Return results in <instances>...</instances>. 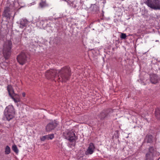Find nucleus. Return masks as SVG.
I'll use <instances>...</instances> for the list:
<instances>
[{"label":"nucleus","instance_id":"obj_2","mask_svg":"<svg viewBox=\"0 0 160 160\" xmlns=\"http://www.w3.org/2000/svg\"><path fill=\"white\" fill-rule=\"evenodd\" d=\"M12 43L11 40H8L5 42L3 46V54L6 60L8 59L10 56Z\"/></svg>","mask_w":160,"mask_h":160},{"label":"nucleus","instance_id":"obj_13","mask_svg":"<svg viewBox=\"0 0 160 160\" xmlns=\"http://www.w3.org/2000/svg\"><path fill=\"white\" fill-rule=\"evenodd\" d=\"M152 135H147L144 139V142L151 143L152 142Z\"/></svg>","mask_w":160,"mask_h":160},{"label":"nucleus","instance_id":"obj_23","mask_svg":"<svg viewBox=\"0 0 160 160\" xmlns=\"http://www.w3.org/2000/svg\"><path fill=\"white\" fill-rule=\"evenodd\" d=\"M40 139L42 141H44L45 140H48V135L43 136L40 138Z\"/></svg>","mask_w":160,"mask_h":160},{"label":"nucleus","instance_id":"obj_24","mask_svg":"<svg viewBox=\"0 0 160 160\" xmlns=\"http://www.w3.org/2000/svg\"><path fill=\"white\" fill-rule=\"evenodd\" d=\"M48 140L52 139L54 137V135L53 134H49L48 135Z\"/></svg>","mask_w":160,"mask_h":160},{"label":"nucleus","instance_id":"obj_9","mask_svg":"<svg viewBox=\"0 0 160 160\" xmlns=\"http://www.w3.org/2000/svg\"><path fill=\"white\" fill-rule=\"evenodd\" d=\"M95 149V147L93 143H91L87 151L85 152L86 155H88L92 154L94 152Z\"/></svg>","mask_w":160,"mask_h":160},{"label":"nucleus","instance_id":"obj_20","mask_svg":"<svg viewBox=\"0 0 160 160\" xmlns=\"http://www.w3.org/2000/svg\"><path fill=\"white\" fill-rule=\"evenodd\" d=\"M20 39L18 37H16L14 38L13 41V43L15 44H19L20 42Z\"/></svg>","mask_w":160,"mask_h":160},{"label":"nucleus","instance_id":"obj_5","mask_svg":"<svg viewBox=\"0 0 160 160\" xmlns=\"http://www.w3.org/2000/svg\"><path fill=\"white\" fill-rule=\"evenodd\" d=\"M146 3L150 8H155V5H158L160 6V0H147Z\"/></svg>","mask_w":160,"mask_h":160},{"label":"nucleus","instance_id":"obj_21","mask_svg":"<svg viewBox=\"0 0 160 160\" xmlns=\"http://www.w3.org/2000/svg\"><path fill=\"white\" fill-rule=\"evenodd\" d=\"M20 24L21 25L20 27L22 28L24 27L25 26L26 23L24 20H23L21 21Z\"/></svg>","mask_w":160,"mask_h":160},{"label":"nucleus","instance_id":"obj_14","mask_svg":"<svg viewBox=\"0 0 160 160\" xmlns=\"http://www.w3.org/2000/svg\"><path fill=\"white\" fill-rule=\"evenodd\" d=\"M7 89L8 92L9 96L14 93L13 89L11 85H8L7 86Z\"/></svg>","mask_w":160,"mask_h":160},{"label":"nucleus","instance_id":"obj_8","mask_svg":"<svg viewBox=\"0 0 160 160\" xmlns=\"http://www.w3.org/2000/svg\"><path fill=\"white\" fill-rule=\"evenodd\" d=\"M65 138L70 142H72L75 140V134L72 132H68L64 135Z\"/></svg>","mask_w":160,"mask_h":160},{"label":"nucleus","instance_id":"obj_25","mask_svg":"<svg viewBox=\"0 0 160 160\" xmlns=\"http://www.w3.org/2000/svg\"><path fill=\"white\" fill-rule=\"evenodd\" d=\"M126 34L124 33H121V36H120L121 38L122 39H125L126 38Z\"/></svg>","mask_w":160,"mask_h":160},{"label":"nucleus","instance_id":"obj_6","mask_svg":"<svg viewBox=\"0 0 160 160\" xmlns=\"http://www.w3.org/2000/svg\"><path fill=\"white\" fill-rule=\"evenodd\" d=\"M111 111L110 109L103 110L98 115V118L102 120H104L108 117Z\"/></svg>","mask_w":160,"mask_h":160},{"label":"nucleus","instance_id":"obj_22","mask_svg":"<svg viewBox=\"0 0 160 160\" xmlns=\"http://www.w3.org/2000/svg\"><path fill=\"white\" fill-rule=\"evenodd\" d=\"M154 152V149L152 147H150L149 149L148 152L153 154Z\"/></svg>","mask_w":160,"mask_h":160},{"label":"nucleus","instance_id":"obj_4","mask_svg":"<svg viewBox=\"0 0 160 160\" xmlns=\"http://www.w3.org/2000/svg\"><path fill=\"white\" fill-rule=\"evenodd\" d=\"M18 62L21 65H23L27 61V57L24 52L20 54L17 57Z\"/></svg>","mask_w":160,"mask_h":160},{"label":"nucleus","instance_id":"obj_17","mask_svg":"<svg viewBox=\"0 0 160 160\" xmlns=\"http://www.w3.org/2000/svg\"><path fill=\"white\" fill-rule=\"evenodd\" d=\"M155 115L158 119H160V109L157 108L155 111Z\"/></svg>","mask_w":160,"mask_h":160},{"label":"nucleus","instance_id":"obj_18","mask_svg":"<svg viewBox=\"0 0 160 160\" xmlns=\"http://www.w3.org/2000/svg\"><path fill=\"white\" fill-rule=\"evenodd\" d=\"M11 150L10 148L8 146H7L5 150V154H8L10 153Z\"/></svg>","mask_w":160,"mask_h":160},{"label":"nucleus","instance_id":"obj_7","mask_svg":"<svg viewBox=\"0 0 160 160\" xmlns=\"http://www.w3.org/2000/svg\"><path fill=\"white\" fill-rule=\"evenodd\" d=\"M58 123L55 121H52L48 123L46 127L47 132H50L54 129L57 126Z\"/></svg>","mask_w":160,"mask_h":160},{"label":"nucleus","instance_id":"obj_3","mask_svg":"<svg viewBox=\"0 0 160 160\" xmlns=\"http://www.w3.org/2000/svg\"><path fill=\"white\" fill-rule=\"evenodd\" d=\"M4 114L7 120L9 121L12 119L15 114L13 107L12 105L7 106L5 109Z\"/></svg>","mask_w":160,"mask_h":160},{"label":"nucleus","instance_id":"obj_11","mask_svg":"<svg viewBox=\"0 0 160 160\" xmlns=\"http://www.w3.org/2000/svg\"><path fill=\"white\" fill-rule=\"evenodd\" d=\"M150 80L153 84L157 83L158 82V75L156 74H153L150 77Z\"/></svg>","mask_w":160,"mask_h":160},{"label":"nucleus","instance_id":"obj_10","mask_svg":"<svg viewBox=\"0 0 160 160\" xmlns=\"http://www.w3.org/2000/svg\"><path fill=\"white\" fill-rule=\"evenodd\" d=\"M15 103L20 101V97L18 95L14 93L10 96Z\"/></svg>","mask_w":160,"mask_h":160},{"label":"nucleus","instance_id":"obj_15","mask_svg":"<svg viewBox=\"0 0 160 160\" xmlns=\"http://www.w3.org/2000/svg\"><path fill=\"white\" fill-rule=\"evenodd\" d=\"M39 5L41 8H43L48 6V4L46 2V0H42V2L39 3Z\"/></svg>","mask_w":160,"mask_h":160},{"label":"nucleus","instance_id":"obj_19","mask_svg":"<svg viewBox=\"0 0 160 160\" xmlns=\"http://www.w3.org/2000/svg\"><path fill=\"white\" fill-rule=\"evenodd\" d=\"M12 149L17 154L18 152V150L17 146L14 144L12 146Z\"/></svg>","mask_w":160,"mask_h":160},{"label":"nucleus","instance_id":"obj_12","mask_svg":"<svg viewBox=\"0 0 160 160\" xmlns=\"http://www.w3.org/2000/svg\"><path fill=\"white\" fill-rule=\"evenodd\" d=\"M10 9L9 8H6L4 11L3 15L7 18L10 19L11 15L9 13Z\"/></svg>","mask_w":160,"mask_h":160},{"label":"nucleus","instance_id":"obj_1","mask_svg":"<svg viewBox=\"0 0 160 160\" xmlns=\"http://www.w3.org/2000/svg\"><path fill=\"white\" fill-rule=\"evenodd\" d=\"M71 75V71L68 67H63L58 71L50 69L47 70L45 73V77L48 79L62 82L68 80Z\"/></svg>","mask_w":160,"mask_h":160},{"label":"nucleus","instance_id":"obj_26","mask_svg":"<svg viewBox=\"0 0 160 160\" xmlns=\"http://www.w3.org/2000/svg\"><path fill=\"white\" fill-rule=\"evenodd\" d=\"M22 96L23 97H25V93L24 92H23L22 93Z\"/></svg>","mask_w":160,"mask_h":160},{"label":"nucleus","instance_id":"obj_16","mask_svg":"<svg viewBox=\"0 0 160 160\" xmlns=\"http://www.w3.org/2000/svg\"><path fill=\"white\" fill-rule=\"evenodd\" d=\"M153 154L148 152L146 154V159L145 160H151L153 158Z\"/></svg>","mask_w":160,"mask_h":160}]
</instances>
